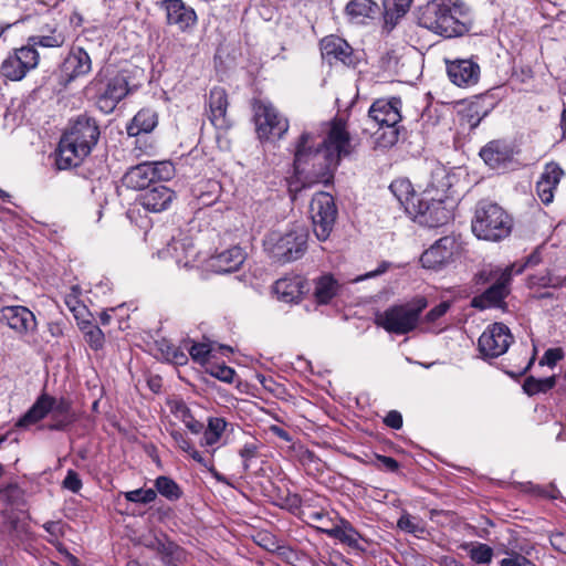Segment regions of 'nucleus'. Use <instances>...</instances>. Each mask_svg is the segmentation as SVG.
I'll return each mask as SVG.
<instances>
[{"mask_svg":"<svg viewBox=\"0 0 566 566\" xmlns=\"http://www.w3.org/2000/svg\"><path fill=\"white\" fill-rule=\"evenodd\" d=\"M355 153V145L347 129L346 119L335 116L321 144L315 136L304 132L300 135L294 150L293 168L295 176L335 177L343 159Z\"/></svg>","mask_w":566,"mask_h":566,"instance_id":"obj_1","label":"nucleus"},{"mask_svg":"<svg viewBox=\"0 0 566 566\" xmlns=\"http://www.w3.org/2000/svg\"><path fill=\"white\" fill-rule=\"evenodd\" d=\"M99 136L98 122L87 112L71 118L59 143L55 158L57 169L78 166L95 148Z\"/></svg>","mask_w":566,"mask_h":566,"instance_id":"obj_2","label":"nucleus"},{"mask_svg":"<svg viewBox=\"0 0 566 566\" xmlns=\"http://www.w3.org/2000/svg\"><path fill=\"white\" fill-rule=\"evenodd\" d=\"M51 416V421L43 429L64 431L75 421L73 402L67 397L55 398L46 392L38 396L33 405L17 420V429H28Z\"/></svg>","mask_w":566,"mask_h":566,"instance_id":"obj_3","label":"nucleus"},{"mask_svg":"<svg viewBox=\"0 0 566 566\" xmlns=\"http://www.w3.org/2000/svg\"><path fill=\"white\" fill-rule=\"evenodd\" d=\"M462 11L451 0H431L418 10V24L436 34L451 39L462 36L470 27L461 19Z\"/></svg>","mask_w":566,"mask_h":566,"instance_id":"obj_4","label":"nucleus"},{"mask_svg":"<svg viewBox=\"0 0 566 566\" xmlns=\"http://www.w3.org/2000/svg\"><path fill=\"white\" fill-rule=\"evenodd\" d=\"M514 219L502 206L490 200L481 199L474 207L471 219L472 233L489 242H500L511 235Z\"/></svg>","mask_w":566,"mask_h":566,"instance_id":"obj_5","label":"nucleus"},{"mask_svg":"<svg viewBox=\"0 0 566 566\" xmlns=\"http://www.w3.org/2000/svg\"><path fill=\"white\" fill-rule=\"evenodd\" d=\"M428 306L426 297H416L412 302L391 305L375 315V324L389 334L406 335L420 324V316Z\"/></svg>","mask_w":566,"mask_h":566,"instance_id":"obj_6","label":"nucleus"},{"mask_svg":"<svg viewBox=\"0 0 566 566\" xmlns=\"http://www.w3.org/2000/svg\"><path fill=\"white\" fill-rule=\"evenodd\" d=\"M308 230L296 227L284 234L271 233L264 240V249L276 263L287 264L302 259L308 249Z\"/></svg>","mask_w":566,"mask_h":566,"instance_id":"obj_7","label":"nucleus"},{"mask_svg":"<svg viewBox=\"0 0 566 566\" xmlns=\"http://www.w3.org/2000/svg\"><path fill=\"white\" fill-rule=\"evenodd\" d=\"M163 179H120L127 188L137 189L136 200L150 212H161L169 208L176 193L160 184Z\"/></svg>","mask_w":566,"mask_h":566,"instance_id":"obj_8","label":"nucleus"},{"mask_svg":"<svg viewBox=\"0 0 566 566\" xmlns=\"http://www.w3.org/2000/svg\"><path fill=\"white\" fill-rule=\"evenodd\" d=\"M310 214L316 238L319 241H326L338 216L334 197L324 191L315 193L310 203Z\"/></svg>","mask_w":566,"mask_h":566,"instance_id":"obj_9","label":"nucleus"},{"mask_svg":"<svg viewBox=\"0 0 566 566\" xmlns=\"http://www.w3.org/2000/svg\"><path fill=\"white\" fill-rule=\"evenodd\" d=\"M401 99L392 97L390 99L375 101L368 112V117L379 127L390 128L388 134L381 136L385 146H392L398 142V123L401 120L400 114Z\"/></svg>","mask_w":566,"mask_h":566,"instance_id":"obj_10","label":"nucleus"},{"mask_svg":"<svg viewBox=\"0 0 566 566\" xmlns=\"http://www.w3.org/2000/svg\"><path fill=\"white\" fill-rule=\"evenodd\" d=\"M39 61L38 50L27 43L7 56L1 63L0 73L10 81H21L28 72L38 66Z\"/></svg>","mask_w":566,"mask_h":566,"instance_id":"obj_11","label":"nucleus"},{"mask_svg":"<svg viewBox=\"0 0 566 566\" xmlns=\"http://www.w3.org/2000/svg\"><path fill=\"white\" fill-rule=\"evenodd\" d=\"M513 335L504 323H493L478 339V348L484 359L497 358L505 354L513 343Z\"/></svg>","mask_w":566,"mask_h":566,"instance_id":"obj_12","label":"nucleus"},{"mask_svg":"<svg viewBox=\"0 0 566 566\" xmlns=\"http://www.w3.org/2000/svg\"><path fill=\"white\" fill-rule=\"evenodd\" d=\"M513 275H501L496 282L489 285L482 293L474 295L471 298V306L479 311L489 308H500L505 311L507 308L506 298L512 292Z\"/></svg>","mask_w":566,"mask_h":566,"instance_id":"obj_13","label":"nucleus"},{"mask_svg":"<svg viewBox=\"0 0 566 566\" xmlns=\"http://www.w3.org/2000/svg\"><path fill=\"white\" fill-rule=\"evenodd\" d=\"M316 528L328 537L337 539L346 545L352 552L363 555L369 552L373 541L364 537L349 521L340 518L333 527L316 526Z\"/></svg>","mask_w":566,"mask_h":566,"instance_id":"obj_14","label":"nucleus"},{"mask_svg":"<svg viewBox=\"0 0 566 566\" xmlns=\"http://www.w3.org/2000/svg\"><path fill=\"white\" fill-rule=\"evenodd\" d=\"M157 7L165 12L166 24L179 32H190L198 22L195 9L184 0H160Z\"/></svg>","mask_w":566,"mask_h":566,"instance_id":"obj_15","label":"nucleus"},{"mask_svg":"<svg viewBox=\"0 0 566 566\" xmlns=\"http://www.w3.org/2000/svg\"><path fill=\"white\" fill-rule=\"evenodd\" d=\"M460 251V243L454 235H444L437 240L420 256L423 268L438 270L453 261Z\"/></svg>","mask_w":566,"mask_h":566,"instance_id":"obj_16","label":"nucleus"},{"mask_svg":"<svg viewBox=\"0 0 566 566\" xmlns=\"http://www.w3.org/2000/svg\"><path fill=\"white\" fill-rule=\"evenodd\" d=\"M0 324L23 337L36 329V318L32 311L22 305H9L0 308Z\"/></svg>","mask_w":566,"mask_h":566,"instance_id":"obj_17","label":"nucleus"},{"mask_svg":"<svg viewBox=\"0 0 566 566\" xmlns=\"http://www.w3.org/2000/svg\"><path fill=\"white\" fill-rule=\"evenodd\" d=\"M319 50L323 60L329 65L342 63L348 67H355L358 60L349 43L338 35H327L319 41Z\"/></svg>","mask_w":566,"mask_h":566,"instance_id":"obj_18","label":"nucleus"},{"mask_svg":"<svg viewBox=\"0 0 566 566\" xmlns=\"http://www.w3.org/2000/svg\"><path fill=\"white\" fill-rule=\"evenodd\" d=\"M256 133L260 138H281L289 129L286 118H283L271 105H261L255 112Z\"/></svg>","mask_w":566,"mask_h":566,"instance_id":"obj_19","label":"nucleus"},{"mask_svg":"<svg viewBox=\"0 0 566 566\" xmlns=\"http://www.w3.org/2000/svg\"><path fill=\"white\" fill-rule=\"evenodd\" d=\"M274 292L285 303H298L310 291L308 281L301 274H287L274 283Z\"/></svg>","mask_w":566,"mask_h":566,"instance_id":"obj_20","label":"nucleus"},{"mask_svg":"<svg viewBox=\"0 0 566 566\" xmlns=\"http://www.w3.org/2000/svg\"><path fill=\"white\" fill-rule=\"evenodd\" d=\"M412 214L420 224L429 228H438L449 222L451 211L442 203H433L427 201H417Z\"/></svg>","mask_w":566,"mask_h":566,"instance_id":"obj_21","label":"nucleus"},{"mask_svg":"<svg viewBox=\"0 0 566 566\" xmlns=\"http://www.w3.org/2000/svg\"><path fill=\"white\" fill-rule=\"evenodd\" d=\"M128 92L127 78L118 74L107 82L104 91L97 96L96 105L101 112L109 114Z\"/></svg>","mask_w":566,"mask_h":566,"instance_id":"obj_22","label":"nucleus"},{"mask_svg":"<svg viewBox=\"0 0 566 566\" xmlns=\"http://www.w3.org/2000/svg\"><path fill=\"white\" fill-rule=\"evenodd\" d=\"M245 259V251L239 245H233L211 255L207 261V265L216 273H231L238 271Z\"/></svg>","mask_w":566,"mask_h":566,"instance_id":"obj_23","label":"nucleus"},{"mask_svg":"<svg viewBox=\"0 0 566 566\" xmlns=\"http://www.w3.org/2000/svg\"><path fill=\"white\" fill-rule=\"evenodd\" d=\"M170 437L172 438V440L175 441V443L181 451L186 452L198 464L208 469L218 481L226 480L214 469V465H213V453H214L216 449L206 450L209 453V457L207 458L193 447L190 439L187 437V434L185 432L179 431V430H171Z\"/></svg>","mask_w":566,"mask_h":566,"instance_id":"obj_24","label":"nucleus"},{"mask_svg":"<svg viewBox=\"0 0 566 566\" xmlns=\"http://www.w3.org/2000/svg\"><path fill=\"white\" fill-rule=\"evenodd\" d=\"M513 156V145L503 139L491 140L480 150V157L492 169L500 168L511 163Z\"/></svg>","mask_w":566,"mask_h":566,"instance_id":"obj_25","label":"nucleus"},{"mask_svg":"<svg viewBox=\"0 0 566 566\" xmlns=\"http://www.w3.org/2000/svg\"><path fill=\"white\" fill-rule=\"evenodd\" d=\"M447 71L450 81L458 86L474 85L480 78V66L471 59L448 62Z\"/></svg>","mask_w":566,"mask_h":566,"instance_id":"obj_26","label":"nucleus"},{"mask_svg":"<svg viewBox=\"0 0 566 566\" xmlns=\"http://www.w3.org/2000/svg\"><path fill=\"white\" fill-rule=\"evenodd\" d=\"M211 124L218 129H228L230 122L227 118L228 94L223 87L216 86L210 90L208 98Z\"/></svg>","mask_w":566,"mask_h":566,"instance_id":"obj_27","label":"nucleus"},{"mask_svg":"<svg viewBox=\"0 0 566 566\" xmlns=\"http://www.w3.org/2000/svg\"><path fill=\"white\" fill-rule=\"evenodd\" d=\"M91 70V57L83 48L72 49L62 64V71L69 77V81L86 75Z\"/></svg>","mask_w":566,"mask_h":566,"instance_id":"obj_28","label":"nucleus"},{"mask_svg":"<svg viewBox=\"0 0 566 566\" xmlns=\"http://www.w3.org/2000/svg\"><path fill=\"white\" fill-rule=\"evenodd\" d=\"M175 174V166L170 160L143 161L130 167L124 177H170Z\"/></svg>","mask_w":566,"mask_h":566,"instance_id":"obj_29","label":"nucleus"},{"mask_svg":"<svg viewBox=\"0 0 566 566\" xmlns=\"http://www.w3.org/2000/svg\"><path fill=\"white\" fill-rule=\"evenodd\" d=\"M450 179H430L423 190L420 191L419 200L442 203L453 199L452 185L449 182Z\"/></svg>","mask_w":566,"mask_h":566,"instance_id":"obj_30","label":"nucleus"},{"mask_svg":"<svg viewBox=\"0 0 566 566\" xmlns=\"http://www.w3.org/2000/svg\"><path fill=\"white\" fill-rule=\"evenodd\" d=\"M389 190L397 198L407 212L415 209L416 202L419 201L420 191H418L410 179H392Z\"/></svg>","mask_w":566,"mask_h":566,"instance_id":"obj_31","label":"nucleus"},{"mask_svg":"<svg viewBox=\"0 0 566 566\" xmlns=\"http://www.w3.org/2000/svg\"><path fill=\"white\" fill-rule=\"evenodd\" d=\"M411 3L412 0H384V30L388 33L392 31L400 19L409 11Z\"/></svg>","mask_w":566,"mask_h":566,"instance_id":"obj_32","label":"nucleus"},{"mask_svg":"<svg viewBox=\"0 0 566 566\" xmlns=\"http://www.w3.org/2000/svg\"><path fill=\"white\" fill-rule=\"evenodd\" d=\"M345 13L352 21L363 23L366 19H375L380 13V7L374 0H350Z\"/></svg>","mask_w":566,"mask_h":566,"instance_id":"obj_33","label":"nucleus"},{"mask_svg":"<svg viewBox=\"0 0 566 566\" xmlns=\"http://www.w3.org/2000/svg\"><path fill=\"white\" fill-rule=\"evenodd\" d=\"M158 125V114L151 108H142L127 125L128 136H138L142 133H150Z\"/></svg>","mask_w":566,"mask_h":566,"instance_id":"obj_34","label":"nucleus"},{"mask_svg":"<svg viewBox=\"0 0 566 566\" xmlns=\"http://www.w3.org/2000/svg\"><path fill=\"white\" fill-rule=\"evenodd\" d=\"M168 406L170 408L171 413L181 422H184V424L190 432L198 434L203 430V423L198 421L193 417L190 408L182 399L170 400L168 402Z\"/></svg>","mask_w":566,"mask_h":566,"instance_id":"obj_35","label":"nucleus"},{"mask_svg":"<svg viewBox=\"0 0 566 566\" xmlns=\"http://www.w3.org/2000/svg\"><path fill=\"white\" fill-rule=\"evenodd\" d=\"M314 297L318 304H328L337 294L338 282L332 274L318 276L315 281Z\"/></svg>","mask_w":566,"mask_h":566,"instance_id":"obj_36","label":"nucleus"},{"mask_svg":"<svg viewBox=\"0 0 566 566\" xmlns=\"http://www.w3.org/2000/svg\"><path fill=\"white\" fill-rule=\"evenodd\" d=\"M518 490L522 493L541 500H557L560 497V491L554 482L545 485L536 484L531 481L520 482Z\"/></svg>","mask_w":566,"mask_h":566,"instance_id":"obj_37","label":"nucleus"},{"mask_svg":"<svg viewBox=\"0 0 566 566\" xmlns=\"http://www.w3.org/2000/svg\"><path fill=\"white\" fill-rule=\"evenodd\" d=\"M221 188L219 179H199L192 187V195L203 205H210L219 197Z\"/></svg>","mask_w":566,"mask_h":566,"instance_id":"obj_38","label":"nucleus"},{"mask_svg":"<svg viewBox=\"0 0 566 566\" xmlns=\"http://www.w3.org/2000/svg\"><path fill=\"white\" fill-rule=\"evenodd\" d=\"M77 325L83 333L85 343L92 350L98 352L103 349L105 345V335L98 325L88 319H83L78 322Z\"/></svg>","mask_w":566,"mask_h":566,"instance_id":"obj_39","label":"nucleus"},{"mask_svg":"<svg viewBox=\"0 0 566 566\" xmlns=\"http://www.w3.org/2000/svg\"><path fill=\"white\" fill-rule=\"evenodd\" d=\"M465 551L470 559L478 565H488L492 562L494 556L493 548L481 542H465L460 546Z\"/></svg>","mask_w":566,"mask_h":566,"instance_id":"obj_40","label":"nucleus"},{"mask_svg":"<svg viewBox=\"0 0 566 566\" xmlns=\"http://www.w3.org/2000/svg\"><path fill=\"white\" fill-rule=\"evenodd\" d=\"M174 258L179 265L185 268L192 266L196 261L198 250L189 240H175L171 244Z\"/></svg>","mask_w":566,"mask_h":566,"instance_id":"obj_41","label":"nucleus"},{"mask_svg":"<svg viewBox=\"0 0 566 566\" xmlns=\"http://www.w3.org/2000/svg\"><path fill=\"white\" fill-rule=\"evenodd\" d=\"M227 427V422L223 418L211 417L208 420V426L203 431L202 438L200 439V446L210 448L217 444Z\"/></svg>","mask_w":566,"mask_h":566,"instance_id":"obj_42","label":"nucleus"},{"mask_svg":"<svg viewBox=\"0 0 566 566\" xmlns=\"http://www.w3.org/2000/svg\"><path fill=\"white\" fill-rule=\"evenodd\" d=\"M556 386V376H549L546 378H536L534 376H527L522 385L523 391L533 397L538 394H546Z\"/></svg>","mask_w":566,"mask_h":566,"instance_id":"obj_43","label":"nucleus"},{"mask_svg":"<svg viewBox=\"0 0 566 566\" xmlns=\"http://www.w3.org/2000/svg\"><path fill=\"white\" fill-rule=\"evenodd\" d=\"M81 295L82 289L78 285H72L64 296V303L77 323L83 321L84 316L88 313L86 305L81 300Z\"/></svg>","mask_w":566,"mask_h":566,"instance_id":"obj_44","label":"nucleus"},{"mask_svg":"<svg viewBox=\"0 0 566 566\" xmlns=\"http://www.w3.org/2000/svg\"><path fill=\"white\" fill-rule=\"evenodd\" d=\"M155 491L168 501L175 502L182 497L184 491L180 485L170 476L159 475L155 480Z\"/></svg>","mask_w":566,"mask_h":566,"instance_id":"obj_45","label":"nucleus"},{"mask_svg":"<svg viewBox=\"0 0 566 566\" xmlns=\"http://www.w3.org/2000/svg\"><path fill=\"white\" fill-rule=\"evenodd\" d=\"M514 273V265L506 266L504 269L485 266L479 270L473 276V283L476 286L491 285L493 282H496L501 275Z\"/></svg>","mask_w":566,"mask_h":566,"instance_id":"obj_46","label":"nucleus"},{"mask_svg":"<svg viewBox=\"0 0 566 566\" xmlns=\"http://www.w3.org/2000/svg\"><path fill=\"white\" fill-rule=\"evenodd\" d=\"M66 36L63 31L52 29L50 34L46 35H33L28 39V44L36 49L38 46L54 49L61 48L65 43Z\"/></svg>","mask_w":566,"mask_h":566,"instance_id":"obj_47","label":"nucleus"},{"mask_svg":"<svg viewBox=\"0 0 566 566\" xmlns=\"http://www.w3.org/2000/svg\"><path fill=\"white\" fill-rule=\"evenodd\" d=\"M205 368L207 374L223 382L232 384L234 380L235 370L224 363L217 364L210 361Z\"/></svg>","mask_w":566,"mask_h":566,"instance_id":"obj_48","label":"nucleus"},{"mask_svg":"<svg viewBox=\"0 0 566 566\" xmlns=\"http://www.w3.org/2000/svg\"><path fill=\"white\" fill-rule=\"evenodd\" d=\"M560 179H538L536 182V193L544 205H549L554 200V191Z\"/></svg>","mask_w":566,"mask_h":566,"instance_id":"obj_49","label":"nucleus"},{"mask_svg":"<svg viewBox=\"0 0 566 566\" xmlns=\"http://www.w3.org/2000/svg\"><path fill=\"white\" fill-rule=\"evenodd\" d=\"M367 463L387 473H399L400 470V463L396 459L378 453H374L373 458Z\"/></svg>","mask_w":566,"mask_h":566,"instance_id":"obj_50","label":"nucleus"},{"mask_svg":"<svg viewBox=\"0 0 566 566\" xmlns=\"http://www.w3.org/2000/svg\"><path fill=\"white\" fill-rule=\"evenodd\" d=\"M243 471L248 473L255 460L260 458V446L256 442H247L239 450Z\"/></svg>","mask_w":566,"mask_h":566,"instance_id":"obj_51","label":"nucleus"},{"mask_svg":"<svg viewBox=\"0 0 566 566\" xmlns=\"http://www.w3.org/2000/svg\"><path fill=\"white\" fill-rule=\"evenodd\" d=\"M397 526L407 533L418 534L424 532L422 521L418 517L411 516L409 513H403L397 521Z\"/></svg>","mask_w":566,"mask_h":566,"instance_id":"obj_52","label":"nucleus"},{"mask_svg":"<svg viewBox=\"0 0 566 566\" xmlns=\"http://www.w3.org/2000/svg\"><path fill=\"white\" fill-rule=\"evenodd\" d=\"M211 350L210 344L193 343L189 348V355L193 361L206 367L210 363Z\"/></svg>","mask_w":566,"mask_h":566,"instance_id":"obj_53","label":"nucleus"},{"mask_svg":"<svg viewBox=\"0 0 566 566\" xmlns=\"http://www.w3.org/2000/svg\"><path fill=\"white\" fill-rule=\"evenodd\" d=\"M124 496L128 502L149 504L156 500L157 493L153 489H137L125 492Z\"/></svg>","mask_w":566,"mask_h":566,"instance_id":"obj_54","label":"nucleus"},{"mask_svg":"<svg viewBox=\"0 0 566 566\" xmlns=\"http://www.w3.org/2000/svg\"><path fill=\"white\" fill-rule=\"evenodd\" d=\"M302 517L306 521L317 522L322 527L331 523V518L328 517V512L324 509L315 510L308 502L304 505L302 510Z\"/></svg>","mask_w":566,"mask_h":566,"instance_id":"obj_55","label":"nucleus"},{"mask_svg":"<svg viewBox=\"0 0 566 566\" xmlns=\"http://www.w3.org/2000/svg\"><path fill=\"white\" fill-rule=\"evenodd\" d=\"M310 500L301 496L297 493H287L284 497V506L293 514L302 515V510L304 505L307 504Z\"/></svg>","mask_w":566,"mask_h":566,"instance_id":"obj_56","label":"nucleus"},{"mask_svg":"<svg viewBox=\"0 0 566 566\" xmlns=\"http://www.w3.org/2000/svg\"><path fill=\"white\" fill-rule=\"evenodd\" d=\"M565 353L562 347L548 348L545 350L539 364L547 365L548 367H555L558 361L564 359Z\"/></svg>","mask_w":566,"mask_h":566,"instance_id":"obj_57","label":"nucleus"},{"mask_svg":"<svg viewBox=\"0 0 566 566\" xmlns=\"http://www.w3.org/2000/svg\"><path fill=\"white\" fill-rule=\"evenodd\" d=\"M450 305L447 302H441L434 307H432L421 319L420 323L422 324H432L437 322L439 318H441L449 310Z\"/></svg>","mask_w":566,"mask_h":566,"instance_id":"obj_58","label":"nucleus"},{"mask_svg":"<svg viewBox=\"0 0 566 566\" xmlns=\"http://www.w3.org/2000/svg\"><path fill=\"white\" fill-rule=\"evenodd\" d=\"M62 485L64 489L73 492V493H78L83 486V483H82V480H81L78 473L76 471L70 469L66 472V475L62 482Z\"/></svg>","mask_w":566,"mask_h":566,"instance_id":"obj_59","label":"nucleus"},{"mask_svg":"<svg viewBox=\"0 0 566 566\" xmlns=\"http://www.w3.org/2000/svg\"><path fill=\"white\" fill-rule=\"evenodd\" d=\"M384 423L391 429L399 430L402 428V415L398 410H390L384 418Z\"/></svg>","mask_w":566,"mask_h":566,"instance_id":"obj_60","label":"nucleus"},{"mask_svg":"<svg viewBox=\"0 0 566 566\" xmlns=\"http://www.w3.org/2000/svg\"><path fill=\"white\" fill-rule=\"evenodd\" d=\"M549 543L554 549L566 555V532L553 533Z\"/></svg>","mask_w":566,"mask_h":566,"instance_id":"obj_61","label":"nucleus"},{"mask_svg":"<svg viewBox=\"0 0 566 566\" xmlns=\"http://www.w3.org/2000/svg\"><path fill=\"white\" fill-rule=\"evenodd\" d=\"M530 565V559L522 554L513 553L510 557L503 558L500 566H525Z\"/></svg>","mask_w":566,"mask_h":566,"instance_id":"obj_62","label":"nucleus"},{"mask_svg":"<svg viewBox=\"0 0 566 566\" xmlns=\"http://www.w3.org/2000/svg\"><path fill=\"white\" fill-rule=\"evenodd\" d=\"M66 323L63 319L51 321L48 323V332L54 338H60L64 335Z\"/></svg>","mask_w":566,"mask_h":566,"instance_id":"obj_63","label":"nucleus"},{"mask_svg":"<svg viewBox=\"0 0 566 566\" xmlns=\"http://www.w3.org/2000/svg\"><path fill=\"white\" fill-rule=\"evenodd\" d=\"M63 527L64 525L61 521H49L43 525V528L55 538L63 536Z\"/></svg>","mask_w":566,"mask_h":566,"instance_id":"obj_64","label":"nucleus"}]
</instances>
